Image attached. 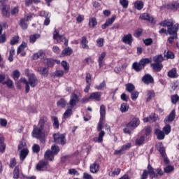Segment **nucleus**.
Segmentation results:
<instances>
[{
  "label": "nucleus",
  "instance_id": "f257e3e1",
  "mask_svg": "<svg viewBox=\"0 0 179 179\" xmlns=\"http://www.w3.org/2000/svg\"><path fill=\"white\" fill-rule=\"evenodd\" d=\"M38 127L34 125L32 131L33 138L39 139L41 143L45 142V137L50 134V129L51 128V123L48 122L46 117H41L38 122Z\"/></svg>",
  "mask_w": 179,
  "mask_h": 179
},
{
  "label": "nucleus",
  "instance_id": "f03ea898",
  "mask_svg": "<svg viewBox=\"0 0 179 179\" xmlns=\"http://www.w3.org/2000/svg\"><path fill=\"white\" fill-rule=\"evenodd\" d=\"M159 24L162 27H167V33L169 34L170 36H175L176 38H178L177 31H178L179 29L178 23L174 24L173 20H164L162 21Z\"/></svg>",
  "mask_w": 179,
  "mask_h": 179
},
{
  "label": "nucleus",
  "instance_id": "7ed1b4c3",
  "mask_svg": "<svg viewBox=\"0 0 179 179\" xmlns=\"http://www.w3.org/2000/svg\"><path fill=\"white\" fill-rule=\"evenodd\" d=\"M20 80L22 83H24L26 93H29V92H30V86L31 87H36L38 83V80L34 74L28 75L29 81H27L25 78H21Z\"/></svg>",
  "mask_w": 179,
  "mask_h": 179
},
{
  "label": "nucleus",
  "instance_id": "20e7f679",
  "mask_svg": "<svg viewBox=\"0 0 179 179\" xmlns=\"http://www.w3.org/2000/svg\"><path fill=\"white\" fill-rule=\"evenodd\" d=\"M148 64H152V58H143L138 62L133 63L132 69H134L136 72H141Z\"/></svg>",
  "mask_w": 179,
  "mask_h": 179
},
{
  "label": "nucleus",
  "instance_id": "39448f33",
  "mask_svg": "<svg viewBox=\"0 0 179 179\" xmlns=\"http://www.w3.org/2000/svg\"><path fill=\"white\" fill-rule=\"evenodd\" d=\"M141 124V121H139V118L134 117L129 123L126 124L125 128L123 129L124 134H127L128 135H131L132 134V131L136 129Z\"/></svg>",
  "mask_w": 179,
  "mask_h": 179
},
{
  "label": "nucleus",
  "instance_id": "423d86ee",
  "mask_svg": "<svg viewBox=\"0 0 179 179\" xmlns=\"http://www.w3.org/2000/svg\"><path fill=\"white\" fill-rule=\"evenodd\" d=\"M100 120L98 123L97 131H101L103 129V124L106 121V106L104 105H101L100 106Z\"/></svg>",
  "mask_w": 179,
  "mask_h": 179
},
{
  "label": "nucleus",
  "instance_id": "0eeeda50",
  "mask_svg": "<svg viewBox=\"0 0 179 179\" xmlns=\"http://www.w3.org/2000/svg\"><path fill=\"white\" fill-rule=\"evenodd\" d=\"M8 0H0V3H1V13L4 17H9L10 16V13L9 12L10 6L6 4Z\"/></svg>",
  "mask_w": 179,
  "mask_h": 179
},
{
  "label": "nucleus",
  "instance_id": "6e6552de",
  "mask_svg": "<svg viewBox=\"0 0 179 179\" xmlns=\"http://www.w3.org/2000/svg\"><path fill=\"white\" fill-rule=\"evenodd\" d=\"M66 134H61L59 133L55 134L53 135V138L55 143H60V145H65L66 143V138H65Z\"/></svg>",
  "mask_w": 179,
  "mask_h": 179
},
{
  "label": "nucleus",
  "instance_id": "1a4fd4ad",
  "mask_svg": "<svg viewBox=\"0 0 179 179\" xmlns=\"http://www.w3.org/2000/svg\"><path fill=\"white\" fill-rule=\"evenodd\" d=\"M79 103V96L75 93H72L70 96V101L67 103L69 108H73Z\"/></svg>",
  "mask_w": 179,
  "mask_h": 179
},
{
  "label": "nucleus",
  "instance_id": "9d476101",
  "mask_svg": "<svg viewBox=\"0 0 179 179\" xmlns=\"http://www.w3.org/2000/svg\"><path fill=\"white\" fill-rule=\"evenodd\" d=\"M53 39L56 40L57 43H62V41H64V45H66V47L68 45V40L65 38V36L64 35H59V32H58L57 29L55 30L53 34Z\"/></svg>",
  "mask_w": 179,
  "mask_h": 179
},
{
  "label": "nucleus",
  "instance_id": "9b49d317",
  "mask_svg": "<svg viewBox=\"0 0 179 179\" xmlns=\"http://www.w3.org/2000/svg\"><path fill=\"white\" fill-rule=\"evenodd\" d=\"M142 82H143L145 85H150V83H155V80L153 79V77L150 76V74H145L142 78Z\"/></svg>",
  "mask_w": 179,
  "mask_h": 179
},
{
  "label": "nucleus",
  "instance_id": "f8f14e48",
  "mask_svg": "<svg viewBox=\"0 0 179 179\" xmlns=\"http://www.w3.org/2000/svg\"><path fill=\"white\" fill-rule=\"evenodd\" d=\"M148 171L147 173L150 176V178L153 179V178H157L158 176L157 173H155V169L152 167L150 164H148Z\"/></svg>",
  "mask_w": 179,
  "mask_h": 179
},
{
  "label": "nucleus",
  "instance_id": "ddd939ff",
  "mask_svg": "<svg viewBox=\"0 0 179 179\" xmlns=\"http://www.w3.org/2000/svg\"><path fill=\"white\" fill-rule=\"evenodd\" d=\"M90 99H91V100H94L95 101H100V100H101V92H96L91 93Z\"/></svg>",
  "mask_w": 179,
  "mask_h": 179
},
{
  "label": "nucleus",
  "instance_id": "4468645a",
  "mask_svg": "<svg viewBox=\"0 0 179 179\" xmlns=\"http://www.w3.org/2000/svg\"><path fill=\"white\" fill-rule=\"evenodd\" d=\"M115 21V15H113L111 18L106 20V22L101 26L102 29L104 30L105 29H107V27H108V26H111V24H113Z\"/></svg>",
  "mask_w": 179,
  "mask_h": 179
},
{
  "label": "nucleus",
  "instance_id": "2eb2a0df",
  "mask_svg": "<svg viewBox=\"0 0 179 179\" xmlns=\"http://www.w3.org/2000/svg\"><path fill=\"white\" fill-rule=\"evenodd\" d=\"M122 41L124 43V44H128L129 45H132V35L131 34H129L127 35H124L122 38Z\"/></svg>",
  "mask_w": 179,
  "mask_h": 179
},
{
  "label": "nucleus",
  "instance_id": "dca6fc26",
  "mask_svg": "<svg viewBox=\"0 0 179 179\" xmlns=\"http://www.w3.org/2000/svg\"><path fill=\"white\" fill-rule=\"evenodd\" d=\"M54 156L55 155L52 154L51 150H48L44 155L45 159L49 160L50 162H52L54 160Z\"/></svg>",
  "mask_w": 179,
  "mask_h": 179
},
{
  "label": "nucleus",
  "instance_id": "f3484780",
  "mask_svg": "<svg viewBox=\"0 0 179 179\" xmlns=\"http://www.w3.org/2000/svg\"><path fill=\"white\" fill-rule=\"evenodd\" d=\"M176 118V110H173L169 115H168L165 120L164 122H173V120Z\"/></svg>",
  "mask_w": 179,
  "mask_h": 179
},
{
  "label": "nucleus",
  "instance_id": "a211bd4d",
  "mask_svg": "<svg viewBox=\"0 0 179 179\" xmlns=\"http://www.w3.org/2000/svg\"><path fill=\"white\" fill-rule=\"evenodd\" d=\"M33 59H38L40 58L41 59H45V53L43 50H40L38 52L35 53L32 56Z\"/></svg>",
  "mask_w": 179,
  "mask_h": 179
},
{
  "label": "nucleus",
  "instance_id": "6ab92c4d",
  "mask_svg": "<svg viewBox=\"0 0 179 179\" xmlns=\"http://www.w3.org/2000/svg\"><path fill=\"white\" fill-rule=\"evenodd\" d=\"M106 135V132L104 131H101L99 134L98 137H94L93 138L94 142H98V143H101L103 142V138Z\"/></svg>",
  "mask_w": 179,
  "mask_h": 179
},
{
  "label": "nucleus",
  "instance_id": "aec40b11",
  "mask_svg": "<svg viewBox=\"0 0 179 179\" xmlns=\"http://www.w3.org/2000/svg\"><path fill=\"white\" fill-rule=\"evenodd\" d=\"M107 55V53L106 52H103L100 56L99 57L98 62H99V68H102L104 65V58H106V56Z\"/></svg>",
  "mask_w": 179,
  "mask_h": 179
},
{
  "label": "nucleus",
  "instance_id": "412c9836",
  "mask_svg": "<svg viewBox=\"0 0 179 179\" xmlns=\"http://www.w3.org/2000/svg\"><path fill=\"white\" fill-rule=\"evenodd\" d=\"M151 66L155 72H160L163 69V64L162 63H152Z\"/></svg>",
  "mask_w": 179,
  "mask_h": 179
},
{
  "label": "nucleus",
  "instance_id": "4be33fe9",
  "mask_svg": "<svg viewBox=\"0 0 179 179\" xmlns=\"http://www.w3.org/2000/svg\"><path fill=\"white\" fill-rule=\"evenodd\" d=\"M72 52H73L72 48L69 47L66 48L62 50L61 53V57H69V55H71Z\"/></svg>",
  "mask_w": 179,
  "mask_h": 179
},
{
  "label": "nucleus",
  "instance_id": "5701e85b",
  "mask_svg": "<svg viewBox=\"0 0 179 179\" xmlns=\"http://www.w3.org/2000/svg\"><path fill=\"white\" fill-rule=\"evenodd\" d=\"M155 135L157 136V139H159L160 141H162V139H164V133L163 132V131L159 129H156L155 130Z\"/></svg>",
  "mask_w": 179,
  "mask_h": 179
},
{
  "label": "nucleus",
  "instance_id": "b1692460",
  "mask_svg": "<svg viewBox=\"0 0 179 179\" xmlns=\"http://www.w3.org/2000/svg\"><path fill=\"white\" fill-rule=\"evenodd\" d=\"M168 76L169 78H171L172 79H174L176 78H178V74L177 73V69H172L168 72Z\"/></svg>",
  "mask_w": 179,
  "mask_h": 179
},
{
  "label": "nucleus",
  "instance_id": "393cba45",
  "mask_svg": "<svg viewBox=\"0 0 179 179\" xmlns=\"http://www.w3.org/2000/svg\"><path fill=\"white\" fill-rule=\"evenodd\" d=\"M48 163L45 161H41L36 165V169L39 171H43L47 166Z\"/></svg>",
  "mask_w": 179,
  "mask_h": 179
},
{
  "label": "nucleus",
  "instance_id": "a878e982",
  "mask_svg": "<svg viewBox=\"0 0 179 179\" xmlns=\"http://www.w3.org/2000/svg\"><path fill=\"white\" fill-rule=\"evenodd\" d=\"M143 20H148L150 23H153V17H150L148 13H143L140 16Z\"/></svg>",
  "mask_w": 179,
  "mask_h": 179
},
{
  "label": "nucleus",
  "instance_id": "bb28decb",
  "mask_svg": "<svg viewBox=\"0 0 179 179\" xmlns=\"http://www.w3.org/2000/svg\"><path fill=\"white\" fill-rule=\"evenodd\" d=\"M27 155H29V150L27 148H23L20 151V160L23 162V160H24L27 157Z\"/></svg>",
  "mask_w": 179,
  "mask_h": 179
},
{
  "label": "nucleus",
  "instance_id": "cd10ccee",
  "mask_svg": "<svg viewBox=\"0 0 179 179\" xmlns=\"http://www.w3.org/2000/svg\"><path fill=\"white\" fill-rule=\"evenodd\" d=\"M38 72L43 76H48V68L46 67H38Z\"/></svg>",
  "mask_w": 179,
  "mask_h": 179
},
{
  "label": "nucleus",
  "instance_id": "c85d7f7f",
  "mask_svg": "<svg viewBox=\"0 0 179 179\" xmlns=\"http://www.w3.org/2000/svg\"><path fill=\"white\" fill-rule=\"evenodd\" d=\"M99 169H100V166L97 164V162H94L90 166V171H91V173H93L94 174L99 171Z\"/></svg>",
  "mask_w": 179,
  "mask_h": 179
},
{
  "label": "nucleus",
  "instance_id": "c756f323",
  "mask_svg": "<svg viewBox=\"0 0 179 179\" xmlns=\"http://www.w3.org/2000/svg\"><path fill=\"white\" fill-rule=\"evenodd\" d=\"M153 61L157 64H162L164 61V57L162 55H156L153 57Z\"/></svg>",
  "mask_w": 179,
  "mask_h": 179
},
{
  "label": "nucleus",
  "instance_id": "7c9ffc66",
  "mask_svg": "<svg viewBox=\"0 0 179 179\" xmlns=\"http://www.w3.org/2000/svg\"><path fill=\"white\" fill-rule=\"evenodd\" d=\"M87 43H89V41H87V38H86L85 36H83L82 38V41L80 43L82 48H84L85 50H89V45H87Z\"/></svg>",
  "mask_w": 179,
  "mask_h": 179
},
{
  "label": "nucleus",
  "instance_id": "2f4dec72",
  "mask_svg": "<svg viewBox=\"0 0 179 179\" xmlns=\"http://www.w3.org/2000/svg\"><path fill=\"white\" fill-rule=\"evenodd\" d=\"M157 150L161 153L162 156L164 157V156L166 155V151L162 143L157 144Z\"/></svg>",
  "mask_w": 179,
  "mask_h": 179
},
{
  "label": "nucleus",
  "instance_id": "473e14b6",
  "mask_svg": "<svg viewBox=\"0 0 179 179\" xmlns=\"http://www.w3.org/2000/svg\"><path fill=\"white\" fill-rule=\"evenodd\" d=\"M44 64L48 67L54 66L55 61L52 59H44Z\"/></svg>",
  "mask_w": 179,
  "mask_h": 179
},
{
  "label": "nucleus",
  "instance_id": "72a5a7b5",
  "mask_svg": "<svg viewBox=\"0 0 179 179\" xmlns=\"http://www.w3.org/2000/svg\"><path fill=\"white\" fill-rule=\"evenodd\" d=\"M57 107H62V108H65L66 107V101L64 99L62 98L57 102Z\"/></svg>",
  "mask_w": 179,
  "mask_h": 179
},
{
  "label": "nucleus",
  "instance_id": "f704fd0d",
  "mask_svg": "<svg viewBox=\"0 0 179 179\" xmlns=\"http://www.w3.org/2000/svg\"><path fill=\"white\" fill-rule=\"evenodd\" d=\"M20 26L22 29V30H27L28 25L27 22H26V19L22 18L20 20Z\"/></svg>",
  "mask_w": 179,
  "mask_h": 179
},
{
  "label": "nucleus",
  "instance_id": "c9c22d12",
  "mask_svg": "<svg viewBox=\"0 0 179 179\" xmlns=\"http://www.w3.org/2000/svg\"><path fill=\"white\" fill-rule=\"evenodd\" d=\"M37 38H40V34H36L34 35H31L29 37V43L34 44V43H36Z\"/></svg>",
  "mask_w": 179,
  "mask_h": 179
},
{
  "label": "nucleus",
  "instance_id": "e433bc0d",
  "mask_svg": "<svg viewBox=\"0 0 179 179\" xmlns=\"http://www.w3.org/2000/svg\"><path fill=\"white\" fill-rule=\"evenodd\" d=\"M89 27H94L95 26H97V20L96 17H92L89 20Z\"/></svg>",
  "mask_w": 179,
  "mask_h": 179
},
{
  "label": "nucleus",
  "instance_id": "4c0bfd02",
  "mask_svg": "<svg viewBox=\"0 0 179 179\" xmlns=\"http://www.w3.org/2000/svg\"><path fill=\"white\" fill-rule=\"evenodd\" d=\"M126 90L129 92V93H132L135 90V85L131 83H128L126 85Z\"/></svg>",
  "mask_w": 179,
  "mask_h": 179
},
{
  "label": "nucleus",
  "instance_id": "58836bf2",
  "mask_svg": "<svg viewBox=\"0 0 179 179\" xmlns=\"http://www.w3.org/2000/svg\"><path fill=\"white\" fill-rule=\"evenodd\" d=\"M134 6L137 10H141L143 9V3L141 1H137L135 2Z\"/></svg>",
  "mask_w": 179,
  "mask_h": 179
},
{
  "label": "nucleus",
  "instance_id": "ea45409f",
  "mask_svg": "<svg viewBox=\"0 0 179 179\" xmlns=\"http://www.w3.org/2000/svg\"><path fill=\"white\" fill-rule=\"evenodd\" d=\"M52 121L53 122V127L58 129L59 128V122L58 121V118L55 116L52 117Z\"/></svg>",
  "mask_w": 179,
  "mask_h": 179
},
{
  "label": "nucleus",
  "instance_id": "a19ab883",
  "mask_svg": "<svg viewBox=\"0 0 179 179\" xmlns=\"http://www.w3.org/2000/svg\"><path fill=\"white\" fill-rule=\"evenodd\" d=\"M129 108V106L128 105V103H123L121 105L120 111L122 113H127V111H128Z\"/></svg>",
  "mask_w": 179,
  "mask_h": 179
},
{
  "label": "nucleus",
  "instance_id": "79ce46f5",
  "mask_svg": "<svg viewBox=\"0 0 179 179\" xmlns=\"http://www.w3.org/2000/svg\"><path fill=\"white\" fill-rule=\"evenodd\" d=\"M120 173L121 169L119 168H115L113 171L109 173V176H110L111 177H115V176H120Z\"/></svg>",
  "mask_w": 179,
  "mask_h": 179
},
{
  "label": "nucleus",
  "instance_id": "37998d69",
  "mask_svg": "<svg viewBox=\"0 0 179 179\" xmlns=\"http://www.w3.org/2000/svg\"><path fill=\"white\" fill-rule=\"evenodd\" d=\"M26 47H27V44L24 42H23L17 48V55H19V54H20V52H22L23 51V50H24V48H26Z\"/></svg>",
  "mask_w": 179,
  "mask_h": 179
},
{
  "label": "nucleus",
  "instance_id": "c03bdc74",
  "mask_svg": "<svg viewBox=\"0 0 179 179\" xmlns=\"http://www.w3.org/2000/svg\"><path fill=\"white\" fill-rule=\"evenodd\" d=\"M147 96L148 97H147L146 101H150V100L153 99V97H155V92L152 90L148 91Z\"/></svg>",
  "mask_w": 179,
  "mask_h": 179
},
{
  "label": "nucleus",
  "instance_id": "a18cd8bd",
  "mask_svg": "<svg viewBox=\"0 0 179 179\" xmlns=\"http://www.w3.org/2000/svg\"><path fill=\"white\" fill-rule=\"evenodd\" d=\"M51 152L55 156H56V155H58V153H59V147L57 145H52Z\"/></svg>",
  "mask_w": 179,
  "mask_h": 179
},
{
  "label": "nucleus",
  "instance_id": "49530a36",
  "mask_svg": "<svg viewBox=\"0 0 179 179\" xmlns=\"http://www.w3.org/2000/svg\"><path fill=\"white\" fill-rule=\"evenodd\" d=\"M178 7H179L178 3L167 5L168 9H171L172 10H177V9H178Z\"/></svg>",
  "mask_w": 179,
  "mask_h": 179
},
{
  "label": "nucleus",
  "instance_id": "de8ad7c7",
  "mask_svg": "<svg viewBox=\"0 0 179 179\" xmlns=\"http://www.w3.org/2000/svg\"><path fill=\"white\" fill-rule=\"evenodd\" d=\"M163 131L165 135H169L170 132H171V126H170V124H166V126L163 128Z\"/></svg>",
  "mask_w": 179,
  "mask_h": 179
},
{
  "label": "nucleus",
  "instance_id": "09e8293b",
  "mask_svg": "<svg viewBox=\"0 0 179 179\" xmlns=\"http://www.w3.org/2000/svg\"><path fill=\"white\" fill-rule=\"evenodd\" d=\"M72 115V108H69L66 111L64 112L63 117L64 118H69Z\"/></svg>",
  "mask_w": 179,
  "mask_h": 179
},
{
  "label": "nucleus",
  "instance_id": "8fccbe9b",
  "mask_svg": "<svg viewBox=\"0 0 179 179\" xmlns=\"http://www.w3.org/2000/svg\"><path fill=\"white\" fill-rule=\"evenodd\" d=\"M12 77H13V79H14V80H17V79L20 78V72L19 71V70L14 71L13 72Z\"/></svg>",
  "mask_w": 179,
  "mask_h": 179
},
{
  "label": "nucleus",
  "instance_id": "3c124183",
  "mask_svg": "<svg viewBox=\"0 0 179 179\" xmlns=\"http://www.w3.org/2000/svg\"><path fill=\"white\" fill-rule=\"evenodd\" d=\"M1 83L3 85H6L9 89H12V87H13V81H12L10 79H8L6 81H3Z\"/></svg>",
  "mask_w": 179,
  "mask_h": 179
},
{
  "label": "nucleus",
  "instance_id": "603ef678",
  "mask_svg": "<svg viewBox=\"0 0 179 179\" xmlns=\"http://www.w3.org/2000/svg\"><path fill=\"white\" fill-rule=\"evenodd\" d=\"M6 148V145L3 143V138H0V152L1 153H3L5 152V149Z\"/></svg>",
  "mask_w": 179,
  "mask_h": 179
},
{
  "label": "nucleus",
  "instance_id": "864d4df0",
  "mask_svg": "<svg viewBox=\"0 0 179 179\" xmlns=\"http://www.w3.org/2000/svg\"><path fill=\"white\" fill-rule=\"evenodd\" d=\"M20 174V171L19 170V166H15L13 172V178L15 179L19 178Z\"/></svg>",
  "mask_w": 179,
  "mask_h": 179
},
{
  "label": "nucleus",
  "instance_id": "5fc2aeb1",
  "mask_svg": "<svg viewBox=\"0 0 179 179\" xmlns=\"http://www.w3.org/2000/svg\"><path fill=\"white\" fill-rule=\"evenodd\" d=\"M131 98L133 101H135L138 97H139V92L138 91H133L131 92Z\"/></svg>",
  "mask_w": 179,
  "mask_h": 179
},
{
  "label": "nucleus",
  "instance_id": "6e6d98bb",
  "mask_svg": "<svg viewBox=\"0 0 179 179\" xmlns=\"http://www.w3.org/2000/svg\"><path fill=\"white\" fill-rule=\"evenodd\" d=\"M143 142H145V136H141L139 138L136 140V145H137V146H141Z\"/></svg>",
  "mask_w": 179,
  "mask_h": 179
},
{
  "label": "nucleus",
  "instance_id": "4d7b16f0",
  "mask_svg": "<svg viewBox=\"0 0 179 179\" xmlns=\"http://www.w3.org/2000/svg\"><path fill=\"white\" fill-rule=\"evenodd\" d=\"M164 58H166V59H173V58H174V55L170 51H168L166 52V51H164Z\"/></svg>",
  "mask_w": 179,
  "mask_h": 179
},
{
  "label": "nucleus",
  "instance_id": "13d9d810",
  "mask_svg": "<svg viewBox=\"0 0 179 179\" xmlns=\"http://www.w3.org/2000/svg\"><path fill=\"white\" fill-rule=\"evenodd\" d=\"M105 87H106V81H103L99 85L95 86V89H96V90H104Z\"/></svg>",
  "mask_w": 179,
  "mask_h": 179
},
{
  "label": "nucleus",
  "instance_id": "bf43d9fd",
  "mask_svg": "<svg viewBox=\"0 0 179 179\" xmlns=\"http://www.w3.org/2000/svg\"><path fill=\"white\" fill-rule=\"evenodd\" d=\"M144 134L145 136H149L152 134V127L150 126H147L144 128Z\"/></svg>",
  "mask_w": 179,
  "mask_h": 179
},
{
  "label": "nucleus",
  "instance_id": "052dcab7",
  "mask_svg": "<svg viewBox=\"0 0 179 179\" xmlns=\"http://www.w3.org/2000/svg\"><path fill=\"white\" fill-rule=\"evenodd\" d=\"M171 100L173 104H177V101H179V96L177 94L172 95L171 97Z\"/></svg>",
  "mask_w": 179,
  "mask_h": 179
},
{
  "label": "nucleus",
  "instance_id": "680f3d73",
  "mask_svg": "<svg viewBox=\"0 0 179 179\" xmlns=\"http://www.w3.org/2000/svg\"><path fill=\"white\" fill-rule=\"evenodd\" d=\"M164 173H171L174 171V166L168 165L164 169Z\"/></svg>",
  "mask_w": 179,
  "mask_h": 179
},
{
  "label": "nucleus",
  "instance_id": "e2e57ef3",
  "mask_svg": "<svg viewBox=\"0 0 179 179\" xmlns=\"http://www.w3.org/2000/svg\"><path fill=\"white\" fill-rule=\"evenodd\" d=\"M96 45L97 47H103L104 45V38H100L98 40H96Z\"/></svg>",
  "mask_w": 179,
  "mask_h": 179
},
{
  "label": "nucleus",
  "instance_id": "0e129e2a",
  "mask_svg": "<svg viewBox=\"0 0 179 179\" xmlns=\"http://www.w3.org/2000/svg\"><path fill=\"white\" fill-rule=\"evenodd\" d=\"M120 5H122V8H124V9H127V8H128V0H120Z\"/></svg>",
  "mask_w": 179,
  "mask_h": 179
},
{
  "label": "nucleus",
  "instance_id": "69168bd1",
  "mask_svg": "<svg viewBox=\"0 0 179 179\" xmlns=\"http://www.w3.org/2000/svg\"><path fill=\"white\" fill-rule=\"evenodd\" d=\"M143 32V30H142V29H138L137 30H136V31L134 32V37H141V36H142V33Z\"/></svg>",
  "mask_w": 179,
  "mask_h": 179
},
{
  "label": "nucleus",
  "instance_id": "338daca9",
  "mask_svg": "<svg viewBox=\"0 0 179 179\" xmlns=\"http://www.w3.org/2000/svg\"><path fill=\"white\" fill-rule=\"evenodd\" d=\"M17 43H19V36H14L10 41L11 45H15Z\"/></svg>",
  "mask_w": 179,
  "mask_h": 179
},
{
  "label": "nucleus",
  "instance_id": "774afa93",
  "mask_svg": "<svg viewBox=\"0 0 179 179\" xmlns=\"http://www.w3.org/2000/svg\"><path fill=\"white\" fill-rule=\"evenodd\" d=\"M32 150L34 153H38L40 152V145L37 144L34 145Z\"/></svg>",
  "mask_w": 179,
  "mask_h": 179
}]
</instances>
